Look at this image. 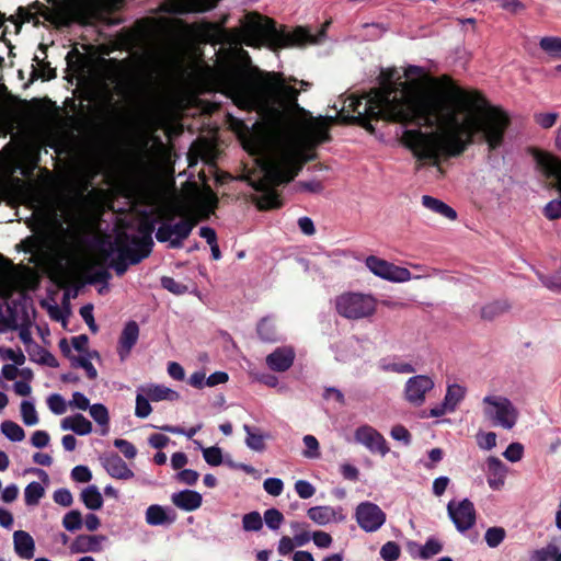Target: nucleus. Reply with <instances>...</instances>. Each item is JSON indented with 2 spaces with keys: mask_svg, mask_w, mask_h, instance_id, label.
<instances>
[{
  "mask_svg": "<svg viewBox=\"0 0 561 561\" xmlns=\"http://www.w3.org/2000/svg\"><path fill=\"white\" fill-rule=\"evenodd\" d=\"M379 88L364 96L350 99L353 113L339 117L343 124L357 125L374 134L373 122L386 121L404 126L401 144L415 158V171L435 167L445 175L443 161L460 157L474 142V137L488 145L489 151L499 149L511 126L510 114L493 105L479 90H467L448 75L432 79L438 91H421L417 79L402 81L397 69H382Z\"/></svg>",
  "mask_w": 561,
  "mask_h": 561,
  "instance_id": "obj_1",
  "label": "nucleus"
},
{
  "mask_svg": "<svg viewBox=\"0 0 561 561\" xmlns=\"http://www.w3.org/2000/svg\"><path fill=\"white\" fill-rule=\"evenodd\" d=\"M218 90L241 110L280 112L299 108V91L288 84L284 73L224 65L214 71Z\"/></svg>",
  "mask_w": 561,
  "mask_h": 561,
  "instance_id": "obj_2",
  "label": "nucleus"
},
{
  "mask_svg": "<svg viewBox=\"0 0 561 561\" xmlns=\"http://www.w3.org/2000/svg\"><path fill=\"white\" fill-rule=\"evenodd\" d=\"M314 158L316 154H307L294 147L283 148L276 154L265 158L261 163L263 175L251 183V186L261 193L256 201L257 208L260 210L280 208L283 201L277 187L291 182L304 165Z\"/></svg>",
  "mask_w": 561,
  "mask_h": 561,
  "instance_id": "obj_3",
  "label": "nucleus"
},
{
  "mask_svg": "<svg viewBox=\"0 0 561 561\" xmlns=\"http://www.w3.org/2000/svg\"><path fill=\"white\" fill-rule=\"evenodd\" d=\"M241 42L250 47L262 46L276 51L284 48L304 47L317 44L319 38L308 27L278 25L277 22L257 12L247 15L241 30Z\"/></svg>",
  "mask_w": 561,
  "mask_h": 561,
  "instance_id": "obj_4",
  "label": "nucleus"
},
{
  "mask_svg": "<svg viewBox=\"0 0 561 561\" xmlns=\"http://www.w3.org/2000/svg\"><path fill=\"white\" fill-rule=\"evenodd\" d=\"M377 300L371 295L344 293L335 298L336 312L350 320H358L375 313Z\"/></svg>",
  "mask_w": 561,
  "mask_h": 561,
  "instance_id": "obj_5",
  "label": "nucleus"
},
{
  "mask_svg": "<svg viewBox=\"0 0 561 561\" xmlns=\"http://www.w3.org/2000/svg\"><path fill=\"white\" fill-rule=\"evenodd\" d=\"M486 404L484 415L493 422L506 430H511L516 424L518 411L513 403L505 397L486 396L483 399Z\"/></svg>",
  "mask_w": 561,
  "mask_h": 561,
  "instance_id": "obj_6",
  "label": "nucleus"
},
{
  "mask_svg": "<svg viewBox=\"0 0 561 561\" xmlns=\"http://www.w3.org/2000/svg\"><path fill=\"white\" fill-rule=\"evenodd\" d=\"M113 245L114 247L108 251H104V256L108 257L112 252H117V256L110 263V267L115 271L117 276H123L127 272L129 265H136L144 259L148 257L147 253H142L126 240H123L118 234L116 236Z\"/></svg>",
  "mask_w": 561,
  "mask_h": 561,
  "instance_id": "obj_7",
  "label": "nucleus"
},
{
  "mask_svg": "<svg viewBox=\"0 0 561 561\" xmlns=\"http://www.w3.org/2000/svg\"><path fill=\"white\" fill-rule=\"evenodd\" d=\"M366 266L376 276L393 283H403L411 279V272L401 266H397L375 255H369L365 261Z\"/></svg>",
  "mask_w": 561,
  "mask_h": 561,
  "instance_id": "obj_8",
  "label": "nucleus"
},
{
  "mask_svg": "<svg viewBox=\"0 0 561 561\" xmlns=\"http://www.w3.org/2000/svg\"><path fill=\"white\" fill-rule=\"evenodd\" d=\"M447 512L458 531L465 533L472 528L477 520V512L473 503L463 499L456 503L450 501L447 504Z\"/></svg>",
  "mask_w": 561,
  "mask_h": 561,
  "instance_id": "obj_9",
  "label": "nucleus"
},
{
  "mask_svg": "<svg viewBox=\"0 0 561 561\" xmlns=\"http://www.w3.org/2000/svg\"><path fill=\"white\" fill-rule=\"evenodd\" d=\"M191 232L192 226L188 222H183L182 219L176 224L164 221L157 229L156 239L161 243L169 242L170 249H180Z\"/></svg>",
  "mask_w": 561,
  "mask_h": 561,
  "instance_id": "obj_10",
  "label": "nucleus"
},
{
  "mask_svg": "<svg viewBox=\"0 0 561 561\" xmlns=\"http://www.w3.org/2000/svg\"><path fill=\"white\" fill-rule=\"evenodd\" d=\"M355 518L363 530L374 533L385 524L386 514L377 504L366 501L357 505Z\"/></svg>",
  "mask_w": 561,
  "mask_h": 561,
  "instance_id": "obj_11",
  "label": "nucleus"
},
{
  "mask_svg": "<svg viewBox=\"0 0 561 561\" xmlns=\"http://www.w3.org/2000/svg\"><path fill=\"white\" fill-rule=\"evenodd\" d=\"M156 219L145 215V217L139 221L137 229L140 236L129 234L125 231L119 232L118 236L142 253H147V256H149L153 248L152 232L156 229Z\"/></svg>",
  "mask_w": 561,
  "mask_h": 561,
  "instance_id": "obj_12",
  "label": "nucleus"
},
{
  "mask_svg": "<svg viewBox=\"0 0 561 561\" xmlns=\"http://www.w3.org/2000/svg\"><path fill=\"white\" fill-rule=\"evenodd\" d=\"M355 439L374 454L385 456L389 453L385 437L369 425L358 427L355 432Z\"/></svg>",
  "mask_w": 561,
  "mask_h": 561,
  "instance_id": "obj_13",
  "label": "nucleus"
},
{
  "mask_svg": "<svg viewBox=\"0 0 561 561\" xmlns=\"http://www.w3.org/2000/svg\"><path fill=\"white\" fill-rule=\"evenodd\" d=\"M434 388L432 378L425 375L411 377L405 383V399L419 407L425 401V394Z\"/></svg>",
  "mask_w": 561,
  "mask_h": 561,
  "instance_id": "obj_14",
  "label": "nucleus"
},
{
  "mask_svg": "<svg viewBox=\"0 0 561 561\" xmlns=\"http://www.w3.org/2000/svg\"><path fill=\"white\" fill-rule=\"evenodd\" d=\"M18 13L20 16L18 32L21 31L23 23H32L35 27H38L42 24L39 15L49 22H55L54 13L39 1L33 2L28 8L19 7Z\"/></svg>",
  "mask_w": 561,
  "mask_h": 561,
  "instance_id": "obj_15",
  "label": "nucleus"
},
{
  "mask_svg": "<svg viewBox=\"0 0 561 561\" xmlns=\"http://www.w3.org/2000/svg\"><path fill=\"white\" fill-rule=\"evenodd\" d=\"M296 353L293 346L276 347L265 358L266 366L275 373H285L294 364Z\"/></svg>",
  "mask_w": 561,
  "mask_h": 561,
  "instance_id": "obj_16",
  "label": "nucleus"
},
{
  "mask_svg": "<svg viewBox=\"0 0 561 561\" xmlns=\"http://www.w3.org/2000/svg\"><path fill=\"white\" fill-rule=\"evenodd\" d=\"M139 337V325L136 321H128L118 340L117 353L122 360H124L136 345Z\"/></svg>",
  "mask_w": 561,
  "mask_h": 561,
  "instance_id": "obj_17",
  "label": "nucleus"
},
{
  "mask_svg": "<svg viewBox=\"0 0 561 561\" xmlns=\"http://www.w3.org/2000/svg\"><path fill=\"white\" fill-rule=\"evenodd\" d=\"M102 463L106 472L114 479L129 480L135 476L133 470L128 468L127 463L116 453L103 457Z\"/></svg>",
  "mask_w": 561,
  "mask_h": 561,
  "instance_id": "obj_18",
  "label": "nucleus"
},
{
  "mask_svg": "<svg viewBox=\"0 0 561 561\" xmlns=\"http://www.w3.org/2000/svg\"><path fill=\"white\" fill-rule=\"evenodd\" d=\"M106 540L103 535H79L70 545L72 553L100 552L102 542Z\"/></svg>",
  "mask_w": 561,
  "mask_h": 561,
  "instance_id": "obj_19",
  "label": "nucleus"
},
{
  "mask_svg": "<svg viewBox=\"0 0 561 561\" xmlns=\"http://www.w3.org/2000/svg\"><path fill=\"white\" fill-rule=\"evenodd\" d=\"M171 501L176 507L186 512H193L201 507L203 497L197 491L183 490L173 493Z\"/></svg>",
  "mask_w": 561,
  "mask_h": 561,
  "instance_id": "obj_20",
  "label": "nucleus"
},
{
  "mask_svg": "<svg viewBox=\"0 0 561 561\" xmlns=\"http://www.w3.org/2000/svg\"><path fill=\"white\" fill-rule=\"evenodd\" d=\"M505 465L496 457L488 458V484L492 490H500L505 482Z\"/></svg>",
  "mask_w": 561,
  "mask_h": 561,
  "instance_id": "obj_21",
  "label": "nucleus"
},
{
  "mask_svg": "<svg viewBox=\"0 0 561 561\" xmlns=\"http://www.w3.org/2000/svg\"><path fill=\"white\" fill-rule=\"evenodd\" d=\"M13 545L14 551L20 558L30 560L34 557L35 542L28 533L15 530L13 534Z\"/></svg>",
  "mask_w": 561,
  "mask_h": 561,
  "instance_id": "obj_22",
  "label": "nucleus"
},
{
  "mask_svg": "<svg viewBox=\"0 0 561 561\" xmlns=\"http://www.w3.org/2000/svg\"><path fill=\"white\" fill-rule=\"evenodd\" d=\"M408 550L413 558L419 557L420 559L427 560L442 552L443 545L435 538H428L423 546L413 541L409 542Z\"/></svg>",
  "mask_w": 561,
  "mask_h": 561,
  "instance_id": "obj_23",
  "label": "nucleus"
},
{
  "mask_svg": "<svg viewBox=\"0 0 561 561\" xmlns=\"http://www.w3.org/2000/svg\"><path fill=\"white\" fill-rule=\"evenodd\" d=\"M176 519V514L168 511L158 504L150 505L146 511V523L150 526H161L173 524Z\"/></svg>",
  "mask_w": 561,
  "mask_h": 561,
  "instance_id": "obj_24",
  "label": "nucleus"
},
{
  "mask_svg": "<svg viewBox=\"0 0 561 561\" xmlns=\"http://www.w3.org/2000/svg\"><path fill=\"white\" fill-rule=\"evenodd\" d=\"M507 299H497L483 305L480 309V318L484 321H493L511 310Z\"/></svg>",
  "mask_w": 561,
  "mask_h": 561,
  "instance_id": "obj_25",
  "label": "nucleus"
},
{
  "mask_svg": "<svg viewBox=\"0 0 561 561\" xmlns=\"http://www.w3.org/2000/svg\"><path fill=\"white\" fill-rule=\"evenodd\" d=\"M61 428L65 431H72L78 435H88L92 432V424L87 417L78 413L72 416L65 417L61 421Z\"/></svg>",
  "mask_w": 561,
  "mask_h": 561,
  "instance_id": "obj_26",
  "label": "nucleus"
},
{
  "mask_svg": "<svg viewBox=\"0 0 561 561\" xmlns=\"http://www.w3.org/2000/svg\"><path fill=\"white\" fill-rule=\"evenodd\" d=\"M422 205L424 207H426L427 209H430L436 214H439L447 219L455 220L457 218V213L455 209H453L450 206H448L446 203L442 202L440 199H437L430 195H424L422 197Z\"/></svg>",
  "mask_w": 561,
  "mask_h": 561,
  "instance_id": "obj_27",
  "label": "nucleus"
},
{
  "mask_svg": "<svg viewBox=\"0 0 561 561\" xmlns=\"http://www.w3.org/2000/svg\"><path fill=\"white\" fill-rule=\"evenodd\" d=\"M142 391L146 393L148 399L154 402L161 400L176 401L180 399L179 392L163 385H150L146 388H142Z\"/></svg>",
  "mask_w": 561,
  "mask_h": 561,
  "instance_id": "obj_28",
  "label": "nucleus"
},
{
  "mask_svg": "<svg viewBox=\"0 0 561 561\" xmlns=\"http://www.w3.org/2000/svg\"><path fill=\"white\" fill-rule=\"evenodd\" d=\"M256 332L259 337L265 343H275L279 340L275 323L270 317H264L259 321Z\"/></svg>",
  "mask_w": 561,
  "mask_h": 561,
  "instance_id": "obj_29",
  "label": "nucleus"
},
{
  "mask_svg": "<svg viewBox=\"0 0 561 561\" xmlns=\"http://www.w3.org/2000/svg\"><path fill=\"white\" fill-rule=\"evenodd\" d=\"M336 510L331 506H313L307 512L308 517L318 525H327L335 519Z\"/></svg>",
  "mask_w": 561,
  "mask_h": 561,
  "instance_id": "obj_30",
  "label": "nucleus"
},
{
  "mask_svg": "<svg viewBox=\"0 0 561 561\" xmlns=\"http://www.w3.org/2000/svg\"><path fill=\"white\" fill-rule=\"evenodd\" d=\"M81 500L87 508L96 511L103 505V497L95 485H89L81 492Z\"/></svg>",
  "mask_w": 561,
  "mask_h": 561,
  "instance_id": "obj_31",
  "label": "nucleus"
},
{
  "mask_svg": "<svg viewBox=\"0 0 561 561\" xmlns=\"http://www.w3.org/2000/svg\"><path fill=\"white\" fill-rule=\"evenodd\" d=\"M45 495V489L39 482L33 481L28 483L24 490V501L27 506H35Z\"/></svg>",
  "mask_w": 561,
  "mask_h": 561,
  "instance_id": "obj_32",
  "label": "nucleus"
},
{
  "mask_svg": "<svg viewBox=\"0 0 561 561\" xmlns=\"http://www.w3.org/2000/svg\"><path fill=\"white\" fill-rule=\"evenodd\" d=\"M465 388L457 383L448 386L444 399L445 407H448L449 411H454L458 403L465 398Z\"/></svg>",
  "mask_w": 561,
  "mask_h": 561,
  "instance_id": "obj_33",
  "label": "nucleus"
},
{
  "mask_svg": "<svg viewBox=\"0 0 561 561\" xmlns=\"http://www.w3.org/2000/svg\"><path fill=\"white\" fill-rule=\"evenodd\" d=\"M243 430L247 433L245 444L250 449L255 450V451L265 450L266 445H265V436L264 435H262L257 432H254L253 427L248 424L243 425Z\"/></svg>",
  "mask_w": 561,
  "mask_h": 561,
  "instance_id": "obj_34",
  "label": "nucleus"
},
{
  "mask_svg": "<svg viewBox=\"0 0 561 561\" xmlns=\"http://www.w3.org/2000/svg\"><path fill=\"white\" fill-rule=\"evenodd\" d=\"M0 428L1 433L11 442H21L25 437L24 430L13 421H3Z\"/></svg>",
  "mask_w": 561,
  "mask_h": 561,
  "instance_id": "obj_35",
  "label": "nucleus"
},
{
  "mask_svg": "<svg viewBox=\"0 0 561 561\" xmlns=\"http://www.w3.org/2000/svg\"><path fill=\"white\" fill-rule=\"evenodd\" d=\"M33 60L36 61L43 69V71L39 72V70L34 65H32L31 76H32L33 80L42 78L44 81H49L57 77L56 69L51 68L50 64L48 61H44V60L41 61L36 55L34 56Z\"/></svg>",
  "mask_w": 561,
  "mask_h": 561,
  "instance_id": "obj_36",
  "label": "nucleus"
},
{
  "mask_svg": "<svg viewBox=\"0 0 561 561\" xmlns=\"http://www.w3.org/2000/svg\"><path fill=\"white\" fill-rule=\"evenodd\" d=\"M540 48L554 58H561V37L546 36L539 42Z\"/></svg>",
  "mask_w": 561,
  "mask_h": 561,
  "instance_id": "obj_37",
  "label": "nucleus"
},
{
  "mask_svg": "<svg viewBox=\"0 0 561 561\" xmlns=\"http://www.w3.org/2000/svg\"><path fill=\"white\" fill-rule=\"evenodd\" d=\"M506 530L500 526H493L486 529L484 540L490 548H497L505 539Z\"/></svg>",
  "mask_w": 561,
  "mask_h": 561,
  "instance_id": "obj_38",
  "label": "nucleus"
},
{
  "mask_svg": "<svg viewBox=\"0 0 561 561\" xmlns=\"http://www.w3.org/2000/svg\"><path fill=\"white\" fill-rule=\"evenodd\" d=\"M263 527V519L259 512L253 511L242 517V528L245 531H259Z\"/></svg>",
  "mask_w": 561,
  "mask_h": 561,
  "instance_id": "obj_39",
  "label": "nucleus"
},
{
  "mask_svg": "<svg viewBox=\"0 0 561 561\" xmlns=\"http://www.w3.org/2000/svg\"><path fill=\"white\" fill-rule=\"evenodd\" d=\"M70 363L73 368L84 369L87 377L94 380L98 377V371L89 358L83 356H71Z\"/></svg>",
  "mask_w": 561,
  "mask_h": 561,
  "instance_id": "obj_40",
  "label": "nucleus"
},
{
  "mask_svg": "<svg viewBox=\"0 0 561 561\" xmlns=\"http://www.w3.org/2000/svg\"><path fill=\"white\" fill-rule=\"evenodd\" d=\"M311 136L317 144H323L331 140L329 125L325 121H318L311 126Z\"/></svg>",
  "mask_w": 561,
  "mask_h": 561,
  "instance_id": "obj_41",
  "label": "nucleus"
},
{
  "mask_svg": "<svg viewBox=\"0 0 561 561\" xmlns=\"http://www.w3.org/2000/svg\"><path fill=\"white\" fill-rule=\"evenodd\" d=\"M62 526L68 531H77L82 527V515L78 510L68 512L62 518Z\"/></svg>",
  "mask_w": 561,
  "mask_h": 561,
  "instance_id": "obj_42",
  "label": "nucleus"
},
{
  "mask_svg": "<svg viewBox=\"0 0 561 561\" xmlns=\"http://www.w3.org/2000/svg\"><path fill=\"white\" fill-rule=\"evenodd\" d=\"M21 416L25 425L32 426L38 423V415L34 404L31 401H22Z\"/></svg>",
  "mask_w": 561,
  "mask_h": 561,
  "instance_id": "obj_43",
  "label": "nucleus"
},
{
  "mask_svg": "<svg viewBox=\"0 0 561 561\" xmlns=\"http://www.w3.org/2000/svg\"><path fill=\"white\" fill-rule=\"evenodd\" d=\"M91 417L101 426H107L110 422L108 411L102 403L92 404L89 408Z\"/></svg>",
  "mask_w": 561,
  "mask_h": 561,
  "instance_id": "obj_44",
  "label": "nucleus"
},
{
  "mask_svg": "<svg viewBox=\"0 0 561 561\" xmlns=\"http://www.w3.org/2000/svg\"><path fill=\"white\" fill-rule=\"evenodd\" d=\"M380 557L385 561H397L400 557V546L394 541L386 542L380 549Z\"/></svg>",
  "mask_w": 561,
  "mask_h": 561,
  "instance_id": "obj_45",
  "label": "nucleus"
},
{
  "mask_svg": "<svg viewBox=\"0 0 561 561\" xmlns=\"http://www.w3.org/2000/svg\"><path fill=\"white\" fill-rule=\"evenodd\" d=\"M283 520L284 516L277 508H268L264 512V522L272 530H277Z\"/></svg>",
  "mask_w": 561,
  "mask_h": 561,
  "instance_id": "obj_46",
  "label": "nucleus"
},
{
  "mask_svg": "<svg viewBox=\"0 0 561 561\" xmlns=\"http://www.w3.org/2000/svg\"><path fill=\"white\" fill-rule=\"evenodd\" d=\"M380 369L383 371H393L398 374H411L414 373V367L409 363H389L387 364L385 360H381Z\"/></svg>",
  "mask_w": 561,
  "mask_h": 561,
  "instance_id": "obj_47",
  "label": "nucleus"
},
{
  "mask_svg": "<svg viewBox=\"0 0 561 561\" xmlns=\"http://www.w3.org/2000/svg\"><path fill=\"white\" fill-rule=\"evenodd\" d=\"M558 118H559V114L556 112L536 113L534 115L535 123L543 129L551 128L557 123Z\"/></svg>",
  "mask_w": 561,
  "mask_h": 561,
  "instance_id": "obj_48",
  "label": "nucleus"
},
{
  "mask_svg": "<svg viewBox=\"0 0 561 561\" xmlns=\"http://www.w3.org/2000/svg\"><path fill=\"white\" fill-rule=\"evenodd\" d=\"M203 457L210 466H219L222 463V451L217 446H211L203 449Z\"/></svg>",
  "mask_w": 561,
  "mask_h": 561,
  "instance_id": "obj_49",
  "label": "nucleus"
},
{
  "mask_svg": "<svg viewBox=\"0 0 561 561\" xmlns=\"http://www.w3.org/2000/svg\"><path fill=\"white\" fill-rule=\"evenodd\" d=\"M148 397H144L141 393H138L136 397V408H135V415L140 419L147 417L151 411L152 408L149 403Z\"/></svg>",
  "mask_w": 561,
  "mask_h": 561,
  "instance_id": "obj_50",
  "label": "nucleus"
},
{
  "mask_svg": "<svg viewBox=\"0 0 561 561\" xmlns=\"http://www.w3.org/2000/svg\"><path fill=\"white\" fill-rule=\"evenodd\" d=\"M0 322L4 325L5 329L16 330L19 328L16 307L8 305L7 314L0 318Z\"/></svg>",
  "mask_w": 561,
  "mask_h": 561,
  "instance_id": "obj_51",
  "label": "nucleus"
},
{
  "mask_svg": "<svg viewBox=\"0 0 561 561\" xmlns=\"http://www.w3.org/2000/svg\"><path fill=\"white\" fill-rule=\"evenodd\" d=\"M47 404L50 411L58 415L64 414L67 410L65 399L58 393L50 394L47 399Z\"/></svg>",
  "mask_w": 561,
  "mask_h": 561,
  "instance_id": "obj_52",
  "label": "nucleus"
},
{
  "mask_svg": "<svg viewBox=\"0 0 561 561\" xmlns=\"http://www.w3.org/2000/svg\"><path fill=\"white\" fill-rule=\"evenodd\" d=\"M114 446L127 458V459H134L137 455V449L134 444L130 442L123 439V438H116L114 440Z\"/></svg>",
  "mask_w": 561,
  "mask_h": 561,
  "instance_id": "obj_53",
  "label": "nucleus"
},
{
  "mask_svg": "<svg viewBox=\"0 0 561 561\" xmlns=\"http://www.w3.org/2000/svg\"><path fill=\"white\" fill-rule=\"evenodd\" d=\"M304 444L306 446V450L304 453L307 458H317L319 457V442L313 435H306L304 437Z\"/></svg>",
  "mask_w": 561,
  "mask_h": 561,
  "instance_id": "obj_54",
  "label": "nucleus"
},
{
  "mask_svg": "<svg viewBox=\"0 0 561 561\" xmlns=\"http://www.w3.org/2000/svg\"><path fill=\"white\" fill-rule=\"evenodd\" d=\"M161 285L164 289L169 290L170 293L181 295L184 294L187 289L186 285L181 284L176 282L174 278L169 276H163L161 278Z\"/></svg>",
  "mask_w": 561,
  "mask_h": 561,
  "instance_id": "obj_55",
  "label": "nucleus"
},
{
  "mask_svg": "<svg viewBox=\"0 0 561 561\" xmlns=\"http://www.w3.org/2000/svg\"><path fill=\"white\" fill-rule=\"evenodd\" d=\"M264 490L273 496H278L284 489V483L278 478H267L263 483Z\"/></svg>",
  "mask_w": 561,
  "mask_h": 561,
  "instance_id": "obj_56",
  "label": "nucleus"
},
{
  "mask_svg": "<svg viewBox=\"0 0 561 561\" xmlns=\"http://www.w3.org/2000/svg\"><path fill=\"white\" fill-rule=\"evenodd\" d=\"M295 490L299 497L304 500L310 499L316 493L314 486L306 480H298L295 483Z\"/></svg>",
  "mask_w": 561,
  "mask_h": 561,
  "instance_id": "obj_57",
  "label": "nucleus"
},
{
  "mask_svg": "<svg viewBox=\"0 0 561 561\" xmlns=\"http://www.w3.org/2000/svg\"><path fill=\"white\" fill-rule=\"evenodd\" d=\"M71 478L76 482L85 483L92 479V473L87 466L79 465L71 470Z\"/></svg>",
  "mask_w": 561,
  "mask_h": 561,
  "instance_id": "obj_58",
  "label": "nucleus"
},
{
  "mask_svg": "<svg viewBox=\"0 0 561 561\" xmlns=\"http://www.w3.org/2000/svg\"><path fill=\"white\" fill-rule=\"evenodd\" d=\"M523 453H524V447L522 444L512 443L508 445V447L506 448V450L504 451L503 455L507 460H510L512 462H516L522 459Z\"/></svg>",
  "mask_w": 561,
  "mask_h": 561,
  "instance_id": "obj_59",
  "label": "nucleus"
},
{
  "mask_svg": "<svg viewBox=\"0 0 561 561\" xmlns=\"http://www.w3.org/2000/svg\"><path fill=\"white\" fill-rule=\"evenodd\" d=\"M390 434L393 439L402 442L405 446L411 444L412 436L403 425L393 426Z\"/></svg>",
  "mask_w": 561,
  "mask_h": 561,
  "instance_id": "obj_60",
  "label": "nucleus"
},
{
  "mask_svg": "<svg viewBox=\"0 0 561 561\" xmlns=\"http://www.w3.org/2000/svg\"><path fill=\"white\" fill-rule=\"evenodd\" d=\"M53 499L57 504L65 507L70 506L73 502L71 492L65 488L56 490L53 494Z\"/></svg>",
  "mask_w": 561,
  "mask_h": 561,
  "instance_id": "obj_61",
  "label": "nucleus"
},
{
  "mask_svg": "<svg viewBox=\"0 0 561 561\" xmlns=\"http://www.w3.org/2000/svg\"><path fill=\"white\" fill-rule=\"evenodd\" d=\"M80 316L89 327V329L93 332H98V325L95 324L94 317H93V306L92 305H85L80 308Z\"/></svg>",
  "mask_w": 561,
  "mask_h": 561,
  "instance_id": "obj_62",
  "label": "nucleus"
},
{
  "mask_svg": "<svg viewBox=\"0 0 561 561\" xmlns=\"http://www.w3.org/2000/svg\"><path fill=\"white\" fill-rule=\"evenodd\" d=\"M111 277H112V275L106 268H101V270L95 271L93 274H91L87 278V283L91 284V285H94V284L107 285Z\"/></svg>",
  "mask_w": 561,
  "mask_h": 561,
  "instance_id": "obj_63",
  "label": "nucleus"
},
{
  "mask_svg": "<svg viewBox=\"0 0 561 561\" xmlns=\"http://www.w3.org/2000/svg\"><path fill=\"white\" fill-rule=\"evenodd\" d=\"M554 554H557V546L550 543L545 548L536 550L534 559L536 561H548L551 558L553 559Z\"/></svg>",
  "mask_w": 561,
  "mask_h": 561,
  "instance_id": "obj_64",
  "label": "nucleus"
}]
</instances>
